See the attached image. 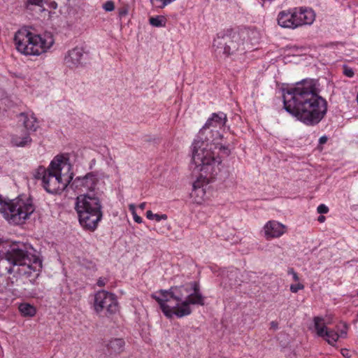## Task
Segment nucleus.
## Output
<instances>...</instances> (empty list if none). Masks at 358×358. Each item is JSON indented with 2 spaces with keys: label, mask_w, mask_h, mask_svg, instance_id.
I'll use <instances>...</instances> for the list:
<instances>
[{
  "label": "nucleus",
  "mask_w": 358,
  "mask_h": 358,
  "mask_svg": "<svg viewBox=\"0 0 358 358\" xmlns=\"http://www.w3.org/2000/svg\"><path fill=\"white\" fill-rule=\"evenodd\" d=\"M291 273H292L294 280L295 281H299V278L297 273L296 272H294L293 270L291 271Z\"/></svg>",
  "instance_id": "34"
},
{
  "label": "nucleus",
  "mask_w": 358,
  "mask_h": 358,
  "mask_svg": "<svg viewBox=\"0 0 358 358\" xmlns=\"http://www.w3.org/2000/svg\"><path fill=\"white\" fill-rule=\"evenodd\" d=\"M166 21V17L163 15H157L149 19L150 24L155 27H164Z\"/></svg>",
  "instance_id": "22"
},
{
  "label": "nucleus",
  "mask_w": 358,
  "mask_h": 358,
  "mask_svg": "<svg viewBox=\"0 0 358 358\" xmlns=\"http://www.w3.org/2000/svg\"><path fill=\"white\" fill-rule=\"evenodd\" d=\"M285 109L307 125L319 123L327 113V101L313 80H303L283 94Z\"/></svg>",
  "instance_id": "2"
},
{
  "label": "nucleus",
  "mask_w": 358,
  "mask_h": 358,
  "mask_svg": "<svg viewBox=\"0 0 358 358\" xmlns=\"http://www.w3.org/2000/svg\"><path fill=\"white\" fill-rule=\"evenodd\" d=\"M271 325H272L273 327H275L274 322H271Z\"/></svg>",
  "instance_id": "40"
},
{
  "label": "nucleus",
  "mask_w": 358,
  "mask_h": 358,
  "mask_svg": "<svg viewBox=\"0 0 358 358\" xmlns=\"http://www.w3.org/2000/svg\"><path fill=\"white\" fill-rule=\"evenodd\" d=\"M325 338L327 343L331 345H334L335 343L337 342L339 335L333 330H329L327 329L324 333V337Z\"/></svg>",
  "instance_id": "23"
},
{
  "label": "nucleus",
  "mask_w": 358,
  "mask_h": 358,
  "mask_svg": "<svg viewBox=\"0 0 358 358\" xmlns=\"http://www.w3.org/2000/svg\"><path fill=\"white\" fill-rule=\"evenodd\" d=\"M19 310L24 317H33L36 313L35 307L29 303H21L19 306Z\"/></svg>",
  "instance_id": "21"
},
{
  "label": "nucleus",
  "mask_w": 358,
  "mask_h": 358,
  "mask_svg": "<svg viewBox=\"0 0 358 358\" xmlns=\"http://www.w3.org/2000/svg\"><path fill=\"white\" fill-rule=\"evenodd\" d=\"M313 322L317 336L324 337V333L328 329L327 325L331 324L332 319L329 316L325 317L317 316L313 318Z\"/></svg>",
  "instance_id": "19"
},
{
  "label": "nucleus",
  "mask_w": 358,
  "mask_h": 358,
  "mask_svg": "<svg viewBox=\"0 0 358 358\" xmlns=\"http://www.w3.org/2000/svg\"><path fill=\"white\" fill-rule=\"evenodd\" d=\"M296 11V22L297 27L306 25L312 24L315 19V12L311 8L300 7L294 8Z\"/></svg>",
  "instance_id": "13"
},
{
  "label": "nucleus",
  "mask_w": 358,
  "mask_h": 358,
  "mask_svg": "<svg viewBox=\"0 0 358 358\" xmlns=\"http://www.w3.org/2000/svg\"><path fill=\"white\" fill-rule=\"evenodd\" d=\"M346 335H347V331H341V335H339V336L345 337Z\"/></svg>",
  "instance_id": "37"
},
{
  "label": "nucleus",
  "mask_w": 358,
  "mask_h": 358,
  "mask_svg": "<svg viewBox=\"0 0 358 358\" xmlns=\"http://www.w3.org/2000/svg\"><path fill=\"white\" fill-rule=\"evenodd\" d=\"M296 11L294 8L280 11L278 15V24L284 28L295 29L297 27L296 22Z\"/></svg>",
  "instance_id": "14"
},
{
  "label": "nucleus",
  "mask_w": 358,
  "mask_h": 358,
  "mask_svg": "<svg viewBox=\"0 0 358 358\" xmlns=\"http://www.w3.org/2000/svg\"><path fill=\"white\" fill-rule=\"evenodd\" d=\"M16 49L26 55H40L45 52L53 44L50 34H35L27 29L17 31L14 36Z\"/></svg>",
  "instance_id": "7"
},
{
  "label": "nucleus",
  "mask_w": 358,
  "mask_h": 358,
  "mask_svg": "<svg viewBox=\"0 0 358 358\" xmlns=\"http://www.w3.org/2000/svg\"><path fill=\"white\" fill-rule=\"evenodd\" d=\"M129 210L131 211V214H134V213H136V206H135L134 204H133V203L130 204L129 206Z\"/></svg>",
  "instance_id": "33"
},
{
  "label": "nucleus",
  "mask_w": 358,
  "mask_h": 358,
  "mask_svg": "<svg viewBox=\"0 0 358 358\" xmlns=\"http://www.w3.org/2000/svg\"><path fill=\"white\" fill-rule=\"evenodd\" d=\"M145 205L146 203L145 202L143 203H141L140 205H139V208L141 209V210H143L145 207Z\"/></svg>",
  "instance_id": "38"
},
{
  "label": "nucleus",
  "mask_w": 358,
  "mask_h": 358,
  "mask_svg": "<svg viewBox=\"0 0 358 358\" xmlns=\"http://www.w3.org/2000/svg\"><path fill=\"white\" fill-rule=\"evenodd\" d=\"M94 266H95V264H92V268H94Z\"/></svg>",
  "instance_id": "41"
},
{
  "label": "nucleus",
  "mask_w": 358,
  "mask_h": 358,
  "mask_svg": "<svg viewBox=\"0 0 358 358\" xmlns=\"http://www.w3.org/2000/svg\"><path fill=\"white\" fill-rule=\"evenodd\" d=\"M107 282V279L104 278H99L97 280L96 285L99 287H103Z\"/></svg>",
  "instance_id": "29"
},
{
  "label": "nucleus",
  "mask_w": 358,
  "mask_h": 358,
  "mask_svg": "<svg viewBox=\"0 0 358 358\" xmlns=\"http://www.w3.org/2000/svg\"><path fill=\"white\" fill-rule=\"evenodd\" d=\"M94 310L97 314L105 313L110 316L118 311V302L116 296L106 290L98 291L94 297Z\"/></svg>",
  "instance_id": "11"
},
{
  "label": "nucleus",
  "mask_w": 358,
  "mask_h": 358,
  "mask_svg": "<svg viewBox=\"0 0 358 358\" xmlns=\"http://www.w3.org/2000/svg\"><path fill=\"white\" fill-rule=\"evenodd\" d=\"M327 141V138L326 136H322L320 138V143H322V144L326 143Z\"/></svg>",
  "instance_id": "35"
},
{
  "label": "nucleus",
  "mask_w": 358,
  "mask_h": 358,
  "mask_svg": "<svg viewBox=\"0 0 358 358\" xmlns=\"http://www.w3.org/2000/svg\"><path fill=\"white\" fill-rule=\"evenodd\" d=\"M168 318L173 315L182 317L192 313L191 305H204L199 285L196 282L171 287L169 290L161 289L152 294Z\"/></svg>",
  "instance_id": "3"
},
{
  "label": "nucleus",
  "mask_w": 358,
  "mask_h": 358,
  "mask_svg": "<svg viewBox=\"0 0 358 358\" xmlns=\"http://www.w3.org/2000/svg\"><path fill=\"white\" fill-rule=\"evenodd\" d=\"M44 0H28V2L33 5L41 6Z\"/></svg>",
  "instance_id": "30"
},
{
  "label": "nucleus",
  "mask_w": 358,
  "mask_h": 358,
  "mask_svg": "<svg viewBox=\"0 0 358 358\" xmlns=\"http://www.w3.org/2000/svg\"><path fill=\"white\" fill-rule=\"evenodd\" d=\"M103 8L106 11H112L115 8L114 2L113 1H108L103 4Z\"/></svg>",
  "instance_id": "26"
},
{
  "label": "nucleus",
  "mask_w": 358,
  "mask_h": 358,
  "mask_svg": "<svg viewBox=\"0 0 358 358\" xmlns=\"http://www.w3.org/2000/svg\"><path fill=\"white\" fill-rule=\"evenodd\" d=\"M128 13V10L125 8H122L119 10V15L120 17L125 16Z\"/></svg>",
  "instance_id": "32"
},
{
  "label": "nucleus",
  "mask_w": 358,
  "mask_h": 358,
  "mask_svg": "<svg viewBox=\"0 0 358 358\" xmlns=\"http://www.w3.org/2000/svg\"><path fill=\"white\" fill-rule=\"evenodd\" d=\"M194 171L199 172V176H198L197 179L193 183V190L191 193V197L193 199V201L196 203L200 204L203 201V197L205 195V190L203 189V186L210 182L218 174L220 171V165L221 164H217L216 166L217 168V171H210L207 169L208 166L206 164V162H203L202 164L194 163Z\"/></svg>",
  "instance_id": "10"
},
{
  "label": "nucleus",
  "mask_w": 358,
  "mask_h": 358,
  "mask_svg": "<svg viewBox=\"0 0 358 358\" xmlns=\"http://www.w3.org/2000/svg\"><path fill=\"white\" fill-rule=\"evenodd\" d=\"M35 178L42 181L48 193L60 194L73 179L71 166L66 157L56 156L47 169L39 166L36 169Z\"/></svg>",
  "instance_id": "4"
},
{
  "label": "nucleus",
  "mask_w": 358,
  "mask_h": 358,
  "mask_svg": "<svg viewBox=\"0 0 358 358\" xmlns=\"http://www.w3.org/2000/svg\"><path fill=\"white\" fill-rule=\"evenodd\" d=\"M317 220L320 222H323L325 220V217L324 215H320V216L318 217Z\"/></svg>",
  "instance_id": "36"
},
{
  "label": "nucleus",
  "mask_w": 358,
  "mask_h": 358,
  "mask_svg": "<svg viewBox=\"0 0 358 358\" xmlns=\"http://www.w3.org/2000/svg\"><path fill=\"white\" fill-rule=\"evenodd\" d=\"M97 181L98 180L94 175L88 173L85 176L78 179L77 187L80 186L82 191L86 189L92 192L94 189Z\"/></svg>",
  "instance_id": "17"
},
{
  "label": "nucleus",
  "mask_w": 358,
  "mask_h": 358,
  "mask_svg": "<svg viewBox=\"0 0 358 358\" xmlns=\"http://www.w3.org/2000/svg\"><path fill=\"white\" fill-rule=\"evenodd\" d=\"M343 74L348 78H352V77H353L355 73H354L352 69L350 68L349 66H348L346 65H344L343 66Z\"/></svg>",
  "instance_id": "27"
},
{
  "label": "nucleus",
  "mask_w": 358,
  "mask_h": 358,
  "mask_svg": "<svg viewBox=\"0 0 358 358\" xmlns=\"http://www.w3.org/2000/svg\"><path fill=\"white\" fill-rule=\"evenodd\" d=\"M317 213L320 214H325L329 211L328 207L324 204H320L317 208Z\"/></svg>",
  "instance_id": "28"
},
{
  "label": "nucleus",
  "mask_w": 358,
  "mask_h": 358,
  "mask_svg": "<svg viewBox=\"0 0 358 358\" xmlns=\"http://www.w3.org/2000/svg\"><path fill=\"white\" fill-rule=\"evenodd\" d=\"M32 200L17 197L5 202L0 208V213L10 224H21L34 212Z\"/></svg>",
  "instance_id": "9"
},
{
  "label": "nucleus",
  "mask_w": 358,
  "mask_h": 358,
  "mask_svg": "<svg viewBox=\"0 0 358 358\" xmlns=\"http://www.w3.org/2000/svg\"><path fill=\"white\" fill-rule=\"evenodd\" d=\"M124 341L123 339H112L106 345L105 354L110 357H115L124 350Z\"/></svg>",
  "instance_id": "16"
},
{
  "label": "nucleus",
  "mask_w": 358,
  "mask_h": 358,
  "mask_svg": "<svg viewBox=\"0 0 358 358\" xmlns=\"http://www.w3.org/2000/svg\"><path fill=\"white\" fill-rule=\"evenodd\" d=\"M304 289V285L301 283L292 284L290 285V291L293 293H296L299 290Z\"/></svg>",
  "instance_id": "25"
},
{
  "label": "nucleus",
  "mask_w": 358,
  "mask_h": 358,
  "mask_svg": "<svg viewBox=\"0 0 358 358\" xmlns=\"http://www.w3.org/2000/svg\"><path fill=\"white\" fill-rule=\"evenodd\" d=\"M52 7H53L54 8H55L57 7V3H55V1H53V2H52Z\"/></svg>",
  "instance_id": "39"
},
{
  "label": "nucleus",
  "mask_w": 358,
  "mask_h": 358,
  "mask_svg": "<svg viewBox=\"0 0 358 358\" xmlns=\"http://www.w3.org/2000/svg\"><path fill=\"white\" fill-rule=\"evenodd\" d=\"M20 122H22L28 131H36L38 127L36 117L33 113H22L20 115Z\"/></svg>",
  "instance_id": "18"
},
{
  "label": "nucleus",
  "mask_w": 358,
  "mask_h": 358,
  "mask_svg": "<svg viewBox=\"0 0 358 358\" xmlns=\"http://www.w3.org/2000/svg\"><path fill=\"white\" fill-rule=\"evenodd\" d=\"M287 231V226L276 220L268 221L264 224L262 229L264 236L266 240L280 238L284 235Z\"/></svg>",
  "instance_id": "12"
},
{
  "label": "nucleus",
  "mask_w": 358,
  "mask_h": 358,
  "mask_svg": "<svg viewBox=\"0 0 358 358\" xmlns=\"http://www.w3.org/2000/svg\"><path fill=\"white\" fill-rule=\"evenodd\" d=\"M357 317H358V313H357Z\"/></svg>",
  "instance_id": "42"
},
{
  "label": "nucleus",
  "mask_w": 358,
  "mask_h": 358,
  "mask_svg": "<svg viewBox=\"0 0 358 358\" xmlns=\"http://www.w3.org/2000/svg\"><path fill=\"white\" fill-rule=\"evenodd\" d=\"M31 142L29 134L26 132L22 135H15L12 138V143L16 146H24Z\"/></svg>",
  "instance_id": "20"
},
{
  "label": "nucleus",
  "mask_w": 358,
  "mask_h": 358,
  "mask_svg": "<svg viewBox=\"0 0 358 358\" xmlns=\"http://www.w3.org/2000/svg\"><path fill=\"white\" fill-rule=\"evenodd\" d=\"M146 217L149 220H155L157 222H159L161 220H166L168 218L166 214H155L151 210L147 211Z\"/></svg>",
  "instance_id": "24"
},
{
  "label": "nucleus",
  "mask_w": 358,
  "mask_h": 358,
  "mask_svg": "<svg viewBox=\"0 0 358 358\" xmlns=\"http://www.w3.org/2000/svg\"><path fill=\"white\" fill-rule=\"evenodd\" d=\"M132 215H133V218L136 222H137L138 224L142 223V222H143L142 218L140 216H138L136 213L132 214Z\"/></svg>",
  "instance_id": "31"
},
{
  "label": "nucleus",
  "mask_w": 358,
  "mask_h": 358,
  "mask_svg": "<svg viewBox=\"0 0 358 358\" xmlns=\"http://www.w3.org/2000/svg\"><path fill=\"white\" fill-rule=\"evenodd\" d=\"M82 57V48L76 47L69 50L65 55L64 62L70 68L78 67L81 64Z\"/></svg>",
  "instance_id": "15"
},
{
  "label": "nucleus",
  "mask_w": 358,
  "mask_h": 358,
  "mask_svg": "<svg viewBox=\"0 0 358 358\" xmlns=\"http://www.w3.org/2000/svg\"><path fill=\"white\" fill-rule=\"evenodd\" d=\"M7 264L18 266L17 272L20 275L27 276H30L33 273L39 272L42 268V261L38 256L29 252L26 248H13L6 252L5 258H0V272L3 267L8 273L13 272L12 267H7Z\"/></svg>",
  "instance_id": "5"
},
{
  "label": "nucleus",
  "mask_w": 358,
  "mask_h": 358,
  "mask_svg": "<svg viewBox=\"0 0 358 358\" xmlns=\"http://www.w3.org/2000/svg\"><path fill=\"white\" fill-rule=\"evenodd\" d=\"M250 34V31L238 28L227 29L220 31L214 39L213 47L218 54L226 57L245 50V43Z\"/></svg>",
  "instance_id": "8"
},
{
  "label": "nucleus",
  "mask_w": 358,
  "mask_h": 358,
  "mask_svg": "<svg viewBox=\"0 0 358 358\" xmlns=\"http://www.w3.org/2000/svg\"><path fill=\"white\" fill-rule=\"evenodd\" d=\"M75 209L80 224L86 229L94 231L103 217L99 199L93 193L80 194L76 198Z\"/></svg>",
  "instance_id": "6"
},
{
  "label": "nucleus",
  "mask_w": 358,
  "mask_h": 358,
  "mask_svg": "<svg viewBox=\"0 0 358 358\" xmlns=\"http://www.w3.org/2000/svg\"><path fill=\"white\" fill-rule=\"evenodd\" d=\"M227 122V116L222 112L214 113L207 120L192 145V160L194 163L206 162L209 171H217V164L222 163L220 153L224 156L230 155L229 149L221 143L222 135L220 130L225 127Z\"/></svg>",
  "instance_id": "1"
}]
</instances>
